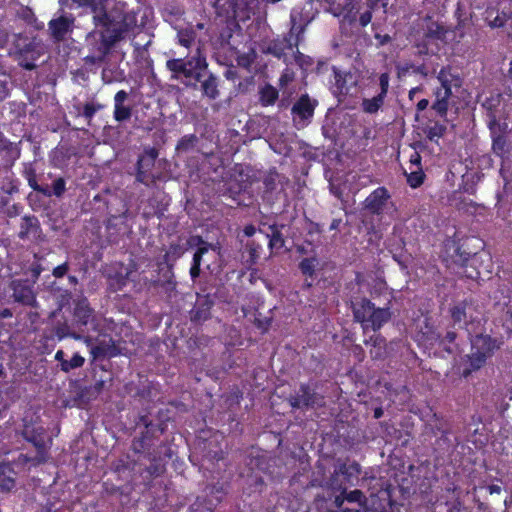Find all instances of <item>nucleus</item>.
<instances>
[{
	"mask_svg": "<svg viewBox=\"0 0 512 512\" xmlns=\"http://www.w3.org/2000/svg\"><path fill=\"white\" fill-rule=\"evenodd\" d=\"M315 103L308 96H302L292 107L293 121L297 127H304L312 118Z\"/></svg>",
	"mask_w": 512,
	"mask_h": 512,
	"instance_id": "14",
	"label": "nucleus"
},
{
	"mask_svg": "<svg viewBox=\"0 0 512 512\" xmlns=\"http://www.w3.org/2000/svg\"><path fill=\"white\" fill-rule=\"evenodd\" d=\"M371 19H372V13L370 11H367V12H364L361 14L359 21H360V24L364 27V26H367L371 22Z\"/></svg>",
	"mask_w": 512,
	"mask_h": 512,
	"instance_id": "53",
	"label": "nucleus"
},
{
	"mask_svg": "<svg viewBox=\"0 0 512 512\" xmlns=\"http://www.w3.org/2000/svg\"><path fill=\"white\" fill-rule=\"evenodd\" d=\"M364 344L370 347V357L373 360H383L387 355V342L386 339L379 333L371 335L368 339L364 340Z\"/></svg>",
	"mask_w": 512,
	"mask_h": 512,
	"instance_id": "23",
	"label": "nucleus"
},
{
	"mask_svg": "<svg viewBox=\"0 0 512 512\" xmlns=\"http://www.w3.org/2000/svg\"><path fill=\"white\" fill-rule=\"evenodd\" d=\"M361 466L356 461H342L335 466L327 485L334 491H344L357 486L360 480Z\"/></svg>",
	"mask_w": 512,
	"mask_h": 512,
	"instance_id": "6",
	"label": "nucleus"
},
{
	"mask_svg": "<svg viewBox=\"0 0 512 512\" xmlns=\"http://www.w3.org/2000/svg\"><path fill=\"white\" fill-rule=\"evenodd\" d=\"M68 270H69V264H68V262H64V263L56 266L53 269L52 275L55 278H62L67 274Z\"/></svg>",
	"mask_w": 512,
	"mask_h": 512,
	"instance_id": "48",
	"label": "nucleus"
},
{
	"mask_svg": "<svg viewBox=\"0 0 512 512\" xmlns=\"http://www.w3.org/2000/svg\"><path fill=\"white\" fill-rule=\"evenodd\" d=\"M294 409H319L325 406V397L316 391V383H302L288 399Z\"/></svg>",
	"mask_w": 512,
	"mask_h": 512,
	"instance_id": "7",
	"label": "nucleus"
},
{
	"mask_svg": "<svg viewBox=\"0 0 512 512\" xmlns=\"http://www.w3.org/2000/svg\"><path fill=\"white\" fill-rule=\"evenodd\" d=\"M195 140H196L195 136H192V135L183 137L177 145V150L178 151L188 150L190 147H192L194 145Z\"/></svg>",
	"mask_w": 512,
	"mask_h": 512,
	"instance_id": "43",
	"label": "nucleus"
},
{
	"mask_svg": "<svg viewBox=\"0 0 512 512\" xmlns=\"http://www.w3.org/2000/svg\"><path fill=\"white\" fill-rule=\"evenodd\" d=\"M43 52V46L36 42H30L24 49H20L19 64L27 69L32 70L35 68V61Z\"/></svg>",
	"mask_w": 512,
	"mask_h": 512,
	"instance_id": "18",
	"label": "nucleus"
},
{
	"mask_svg": "<svg viewBox=\"0 0 512 512\" xmlns=\"http://www.w3.org/2000/svg\"><path fill=\"white\" fill-rule=\"evenodd\" d=\"M66 337H72L73 339H81V336L76 333H70V328L66 323H58L51 330H45L41 343L45 349L53 348L55 346V340H63Z\"/></svg>",
	"mask_w": 512,
	"mask_h": 512,
	"instance_id": "15",
	"label": "nucleus"
},
{
	"mask_svg": "<svg viewBox=\"0 0 512 512\" xmlns=\"http://www.w3.org/2000/svg\"><path fill=\"white\" fill-rule=\"evenodd\" d=\"M278 98V91L271 85H266L260 90V100L263 105H272Z\"/></svg>",
	"mask_w": 512,
	"mask_h": 512,
	"instance_id": "33",
	"label": "nucleus"
},
{
	"mask_svg": "<svg viewBox=\"0 0 512 512\" xmlns=\"http://www.w3.org/2000/svg\"><path fill=\"white\" fill-rule=\"evenodd\" d=\"M109 280L110 286L113 288L114 291L121 290L127 284L128 273H116L115 275H110Z\"/></svg>",
	"mask_w": 512,
	"mask_h": 512,
	"instance_id": "37",
	"label": "nucleus"
},
{
	"mask_svg": "<svg viewBox=\"0 0 512 512\" xmlns=\"http://www.w3.org/2000/svg\"><path fill=\"white\" fill-rule=\"evenodd\" d=\"M111 198L104 199L107 205V213L113 217L125 216L128 212L126 203L118 197V194H108ZM103 194H95L93 201L99 202L103 200Z\"/></svg>",
	"mask_w": 512,
	"mask_h": 512,
	"instance_id": "21",
	"label": "nucleus"
},
{
	"mask_svg": "<svg viewBox=\"0 0 512 512\" xmlns=\"http://www.w3.org/2000/svg\"><path fill=\"white\" fill-rule=\"evenodd\" d=\"M284 239L282 234L279 231H273L272 235L269 237V247L271 249H280L284 246Z\"/></svg>",
	"mask_w": 512,
	"mask_h": 512,
	"instance_id": "40",
	"label": "nucleus"
},
{
	"mask_svg": "<svg viewBox=\"0 0 512 512\" xmlns=\"http://www.w3.org/2000/svg\"><path fill=\"white\" fill-rule=\"evenodd\" d=\"M433 418L436 420V424L432 427V432L434 436H437L438 433H440V436L436 438L434 443V450L438 454H445L449 453L452 448L453 444L450 439V430L448 428L447 422L443 419V417L439 416L438 414L434 413Z\"/></svg>",
	"mask_w": 512,
	"mask_h": 512,
	"instance_id": "13",
	"label": "nucleus"
},
{
	"mask_svg": "<svg viewBox=\"0 0 512 512\" xmlns=\"http://www.w3.org/2000/svg\"><path fill=\"white\" fill-rule=\"evenodd\" d=\"M158 152L156 149L146 150L138 160V175L137 179L140 182L148 184L149 181L159 177V171L157 169Z\"/></svg>",
	"mask_w": 512,
	"mask_h": 512,
	"instance_id": "11",
	"label": "nucleus"
},
{
	"mask_svg": "<svg viewBox=\"0 0 512 512\" xmlns=\"http://www.w3.org/2000/svg\"><path fill=\"white\" fill-rule=\"evenodd\" d=\"M443 246L447 256H449L455 264L466 269L465 274L467 278L478 279L481 277L482 271L490 272V260L487 259V265L484 266V254L478 252L471 253L463 250L456 232L453 236L445 239Z\"/></svg>",
	"mask_w": 512,
	"mask_h": 512,
	"instance_id": "2",
	"label": "nucleus"
},
{
	"mask_svg": "<svg viewBox=\"0 0 512 512\" xmlns=\"http://www.w3.org/2000/svg\"><path fill=\"white\" fill-rule=\"evenodd\" d=\"M187 245L191 248L197 247L189 271L191 279L195 280L200 276L203 256L213 249V244L205 241L200 235H193L188 238Z\"/></svg>",
	"mask_w": 512,
	"mask_h": 512,
	"instance_id": "12",
	"label": "nucleus"
},
{
	"mask_svg": "<svg viewBox=\"0 0 512 512\" xmlns=\"http://www.w3.org/2000/svg\"><path fill=\"white\" fill-rule=\"evenodd\" d=\"M185 253V249L178 243H171L163 256V262L171 269L174 263Z\"/></svg>",
	"mask_w": 512,
	"mask_h": 512,
	"instance_id": "27",
	"label": "nucleus"
},
{
	"mask_svg": "<svg viewBox=\"0 0 512 512\" xmlns=\"http://www.w3.org/2000/svg\"><path fill=\"white\" fill-rule=\"evenodd\" d=\"M203 94L211 99H215L218 95L217 81L214 76H209L202 82L201 85Z\"/></svg>",
	"mask_w": 512,
	"mask_h": 512,
	"instance_id": "34",
	"label": "nucleus"
},
{
	"mask_svg": "<svg viewBox=\"0 0 512 512\" xmlns=\"http://www.w3.org/2000/svg\"><path fill=\"white\" fill-rule=\"evenodd\" d=\"M73 1L79 5L91 7L96 27L105 28L103 31L94 30L87 35L86 42L90 53L86 56V60L90 63L103 61L111 47L136 25V18L130 12L121 10L119 13L108 16L104 10V0Z\"/></svg>",
	"mask_w": 512,
	"mask_h": 512,
	"instance_id": "1",
	"label": "nucleus"
},
{
	"mask_svg": "<svg viewBox=\"0 0 512 512\" xmlns=\"http://www.w3.org/2000/svg\"><path fill=\"white\" fill-rule=\"evenodd\" d=\"M247 248L251 263H256V261L259 258L261 246L259 244H256L255 242H250L247 244Z\"/></svg>",
	"mask_w": 512,
	"mask_h": 512,
	"instance_id": "42",
	"label": "nucleus"
},
{
	"mask_svg": "<svg viewBox=\"0 0 512 512\" xmlns=\"http://www.w3.org/2000/svg\"><path fill=\"white\" fill-rule=\"evenodd\" d=\"M345 501V497L340 495L335 497V500H327L325 498H316L313 503L312 512H338L335 508H340Z\"/></svg>",
	"mask_w": 512,
	"mask_h": 512,
	"instance_id": "25",
	"label": "nucleus"
},
{
	"mask_svg": "<svg viewBox=\"0 0 512 512\" xmlns=\"http://www.w3.org/2000/svg\"><path fill=\"white\" fill-rule=\"evenodd\" d=\"M128 98V93L124 90L118 91L114 96V105H121L124 104V102Z\"/></svg>",
	"mask_w": 512,
	"mask_h": 512,
	"instance_id": "50",
	"label": "nucleus"
},
{
	"mask_svg": "<svg viewBox=\"0 0 512 512\" xmlns=\"http://www.w3.org/2000/svg\"><path fill=\"white\" fill-rule=\"evenodd\" d=\"M92 358L97 359L105 355V349L102 346H93L90 351Z\"/></svg>",
	"mask_w": 512,
	"mask_h": 512,
	"instance_id": "51",
	"label": "nucleus"
},
{
	"mask_svg": "<svg viewBox=\"0 0 512 512\" xmlns=\"http://www.w3.org/2000/svg\"><path fill=\"white\" fill-rule=\"evenodd\" d=\"M54 192H63L65 189V181L62 178H58L53 183Z\"/></svg>",
	"mask_w": 512,
	"mask_h": 512,
	"instance_id": "54",
	"label": "nucleus"
},
{
	"mask_svg": "<svg viewBox=\"0 0 512 512\" xmlns=\"http://www.w3.org/2000/svg\"><path fill=\"white\" fill-rule=\"evenodd\" d=\"M94 310L86 299L77 302L74 308V317L78 324L86 326L92 318Z\"/></svg>",
	"mask_w": 512,
	"mask_h": 512,
	"instance_id": "26",
	"label": "nucleus"
},
{
	"mask_svg": "<svg viewBox=\"0 0 512 512\" xmlns=\"http://www.w3.org/2000/svg\"><path fill=\"white\" fill-rule=\"evenodd\" d=\"M437 79L441 88L435 93L436 101L433 104V109L440 115H444L448 109V99L452 95V88L460 87L461 79L448 68L441 69Z\"/></svg>",
	"mask_w": 512,
	"mask_h": 512,
	"instance_id": "8",
	"label": "nucleus"
},
{
	"mask_svg": "<svg viewBox=\"0 0 512 512\" xmlns=\"http://www.w3.org/2000/svg\"><path fill=\"white\" fill-rule=\"evenodd\" d=\"M139 423L144 425L146 428V431L150 432V428L153 426L152 421L149 419L147 415H142L139 418Z\"/></svg>",
	"mask_w": 512,
	"mask_h": 512,
	"instance_id": "56",
	"label": "nucleus"
},
{
	"mask_svg": "<svg viewBox=\"0 0 512 512\" xmlns=\"http://www.w3.org/2000/svg\"><path fill=\"white\" fill-rule=\"evenodd\" d=\"M16 485V472L11 463H0V490L9 492Z\"/></svg>",
	"mask_w": 512,
	"mask_h": 512,
	"instance_id": "24",
	"label": "nucleus"
},
{
	"mask_svg": "<svg viewBox=\"0 0 512 512\" xmlns=\"http://www.w3.org/2000/svg\"><path fill=\"white\" fill-rule=\"evenodd\" d=\"M13 316L12 310L9 308H3L0 310V319H7Z\"/></svg>",
	"mask_w": 512,
	"mask_h": 512,
	"instance_id": "61",
	"label": "nucleus"
},
{
	"mask_svg": "<svg viewBox=\"0 0 512 512\" xmlns=\"http://www.w3.org/2000/svg\"><path fill=\"white\" fill-rule=\"evenodd\" d=\"M428 104H429V102H428V100H427V99H422V100H420V101L417 103V109H418L419 111H423V110H425V109L427 108Z\"/></svg>",
	"mask_w": 512,
	"mask_h": 512,
	"instance_id": "64",
	"label": "nucleus"
},
{
	"mask_svg": "<svg viewBox=\"0 0 512 512\" xmlns=\"http://www.w3.org/2000/svg\"><path fill=\"white\" fill-rule=\"evenodd\" d=\"M457 338V333L455 331H447L446 335L444 336L443 341L452 344Z\"/></svg>",
	"mask_w": 512,
	"mask_h": 512,
	"instance_id": "57",
	"label": "nucleus"
},
{
	"mask_svg": "<svg viewBox=\"0 0 512 512\" xmlns=\"http://www.w3.org/2000/svg\"><path fill=\"white\" fill-rule=\"evenodd\" d=\"M131 114L132 110L129 106H125L124 104L114 105L113 116L116 121H126L131 117Z\"/></svg>",
	"mask_w": 512,
	"mask_h": 512,
	"instance_id": "36",
	"label": "nucleus"
},
{
	"mask_svg": "<svg viewBox=\"0 0 512 512\" xmlns=\"http://www.w3.org/2000/svg\"><path fill=\"white\" fill-rule=\"evenodd\" d=\"M166 66L172 73V78L181 80L185 85L196 86L201 80L206 68V58L197 51V55L189 59H170Z\"/></svg>",
	"mask_w": 512,
	"mask_h": 512,
	"instance_id": "3",
	"label": "nucleus"
},
{
	"mask_svg": "<svg viewBox=\"0 0 512 512\" xmlns=\"http://www.w3.org/2000/svg\"><path fill=\"white\" fill-rule=\"evenodd\" d=\"M178 42L180 45L189 48L195 39V33L192 30H180L177 34Z\"/></svg>",
	"mask_w": 512,
	"mask_h": 512,
	"instance_id": "38",
	"label": "nucleus"
},
{
	"mask_svg": "<svg viewBox=\"0 0 512 512\" xmlns=\"http://www.w3.org/2000/svg\"><path fill=\"white\" fill-rule=\"evenodd\" d=\"M487 490L490 494H500L502 491L501 486L492 484L487 486Z\"/></svg>",
	"mask_w": 512,
	"mask_h": 512,
	"instance_id": "60",
	"label": "nucleus"
},
{
	"mask_svg": "<svg viewBox=\"0 0 512 512\" xmlns=\"http://www.w3.org/2000/svg\"><path fill=\"white\" fill-rule=\"evenodd\" d=\"M505 17H506L505 15H503V16H500V15L496 16L495 19L493 21H491L490 25L492 27H502V26H504L505 23H506Z\"/></svg>",
	"mask_w": 512,
	"mask_h": 512,
	"instance_id": "55",
	"label": "nucleus"
},
{
	"mask_svg": "<svg viewBox=\"0 0 512 512\" xmlns=\"http://www.w3.org/2000/svg\"><path fill=\"white\" fill-rule=\"evenodd\" d=\"M407 181L410 184L411 188L415 189L423 182V175L422 173L419 172L411 173L408 176Z\"/></svg>",
	"mask_w": 512,
	"mask_h": 512,
	"instance_id": "46",
	"label": "nucleus"
},
{
	"mask_svg": "<svg viewBox=\"0 0 512 512\" xmlns=\"http://www.w3.org/2000/svg\"><path fill=\"white\" fill-rule=\"evenodd\" d=\"M74 18L68 15H61L49 22V31L52 37L60 41L73 29Z\"/></svg>",
	"mask_w": 512,
	"mask_h": 512,
	"instance_id": "17",
	"label": "nucleus"
},
{
	"mask_svg": "<svg viewBox=\"0 0 512 512\" xmlns=\"http://www.w3.org/2000/svg\"><path fill=\"white\" fill-rule=\"evenodd\" d=\"M22 437L31 443L36 449L34 461L38 464L45 463L49 458V445L46 441V430L41 425L25 424Z\"/></svg>",
	"mask_w": 512,
	"mask_h": 512,
	"instance_id": "9",
	"label": "nucleus"
},
{
	"mask_svg": "<svg viewBox=\"0 0 512 512\" xmlns=\"http://www.w3.org/2000/svg\"><path fill=\"white\" fill-rule=\"evenodd\" d=\"M353 315L356 322L362 325L363 330L371 328L374 332L379 331L392 318V311L389 306L379 308L368 298H361L353 304Z\"/></svg>",
	"mask_w": 512,
	"mask_h": 512,
	"instance_id": "4",
	"label": "nucleus"
},
{
	"mask_svg": "<svg viewBox=\"0 0 512 512\" xmlns=\"http://www.w3.org/2000/svg\"><path fill=\"white\" fill-rule=\"evenodd\" d=\"M386 97L378 94L372 98H365L362 101L361 107L362 110L367 114H375L384 104V100Z\"/></svg>",
	"mask_w": 512,
	"mask_h": 512,
	"instance_id": "28",
	"label": "nucleus"
},
{
	"mask_svg": "<svg viewBox=\"0 0 512 512\" xmlns=\"http://www.w3.org/2000/svg\"><path fill=\"white\" fill-rule=\"evenodd\" d=\"M318 260L315 257L303 258L299 263V269L305 277L313 278Z\"/></svg>",
	"mask_w": 512,
	"mask_h": 512,
	"instance_id": "30",
	"label": "nucleus"
},
{
	"mask_svg": "<svg viewBox=\"0 0 512 512\" xmlns=\"http://www.w3.org/2000/svg\"><path fill=\"white\" fill-rule=\"evenodd\" d=\"M471 354L468 355L469 367L463 370V376H469L473 371L482 368L487 360L500 349L503 342L488 334H477L470 339Z\"/></svg>",
	"mask_w": 512,
	"mask_h": 512,
	"instance_id": "5",
	"label": "nucleus"
},
{
	"mask_svg": "<svg viewBox=\"0 0 512 512\" xmlns=\"http://www.w3.org/2000/svg\"><path fill=\"white\" fill-rule=\"evenodd\" d=\"M243 232H244L245 236L252 237L256 233V228L254 225L249 224L244 227Z\"/></svg>",
	"mask_w": 512,
	"mask_h": 512,
	"instance_id": "58",
	"label": "nucleus"
},
{
	"mask_svg": "<svg viewBox=\"0 0 512 512\" xmlns=\"http://www.w3.org/2000/svg\"><path fill=\"white\" fill-rule=\"evenodd\" d=\"M291 80H292V75L288 72H285L280 78V84L283 86V85L287 84L288 82H290Z\"/></svg>",
	"mask_w": 512,
	"mask_h": 512,
	"instance_id": "62",
	"label": "nucleus"
},
{
	"mask_svg": "<svg viewBox=\"0 0 512 512\" xmlns=\"http://www.w3.org/2000/svg\"><path fill=\"white\" fill-rule=\"evenodd\" d=\"M85 364V358L78 352L74 353L70 360L63 361L61 371L69 373L73 369L81 368Z\"/></svg>",
	"mask_w": 512,
	"mask_h": 512,
	"instance_id": "31",
	"label": "nucleus"
},
{
	"mask_svg": "<svg viewBox=\"0 0 512 512\" xmlns=\"http://www.w3.org/2000/svg\"><path fill=\"white\" fill-rule=\"evenodd\" d=\"M103 108V105L101 104H95V103H87L85 104L84 106V109H83V115L87 118V119H91L94 114L101 110Z\"/></svg>",
	"mask_w": 512,
	"mask_h": 512,
	"instance_id": "41",
	"label": "nucleus"
},
{
	"mask_svg": "<svg viewBox=\"0 0 512 512\" xmlns=\"http://www.w3.org/2000/svg\"><path fill=\"white\" fill-rule=\"evenodd\" d=\"M8 287L14 302L33 308L38 306L35 284L30 279H13Z\"/></svg>",
	"mask_w": 512,
	"mask_h": 512,
	"instance_id": "10",
	"label": "nucleus"
},
{
	"mask_svg": "<svg viewBox=\"0 0 512 512\" xmlns=\"http://www.w3.org/2000/svg\"><path fill=\"white\" fill-rule=\"evenodd\" d=\"M254 323L258 329L265 333L269 330L272 323V319L267 317L263 319L256 317Z\"/></svg>",
	"mask_w": 512,
	"mask_h": 512,
	"instance_id": "45",
	"label": "nucleus"
},
{
	"mask_svg": "<svg viewBox=\"0 0 512 512\" xmlns=\"http://www.w3.org/2000/svg\"><path fill=\"white\" fill-rule=\"evenodd\" d=\"M213 305L214 302L208 295L198 297L193 309L191 310V321L201 323L209 319Z\"/></svg>",
	"mask_w": 512,
	"mask_h": 512,
	"instance_id": "20",
	"label": "nucleus"
},
{
	"mask_svg": "<svg viewBox=\"0 0 512 512\" xmlns=\"http://www.w3.org/2000/svg\"><path fill=\"white\" fill-rule=\"evenodd\" d=\"M466 307H467L466 301H461V302L453 305L452 307H450L449 313H450V316L455 325L461 324V323H464L465 325H467V323H466V318H467Z\"/></svg>",
	"mask_w": 512,
	"mask_h": 512,
	"instance_id": "29",
	"label": "nucleus"
},
{
	"mask_svg": "<svg viewBox=\"0 0 512 512\" xmlns=\"http://www.w3.org/2000/svg\"><path fill=\"white\" fill-rule=\"evenodd\" d=\"M341 492H342V496H344L345 500L349 503H357L359 506H364L367 502L366 496L359 489H355L350 492H348L347 490H344Z\"/></svg>",
	"mask_w": 512,
	"mask_h": 512,
	"instance_id": "35",
	"label": "nucleus"
},
{
	"mask_svg": "<svg viewBox=\"0 0 512 512\" xmlns=\"http://www.w3.org/2000/svg\"><path fill=\"white\" fill-rule=\"evenodd\" d=\"M391 194H369L365 199V208L372 214H383L395 211L394 204L390 201Z\"/></svg>",
	"mask_w": 512,
	"mask_h": 512,
	"instance_id": "16",
	"label": "nucleus"
},
{
	"mask_svg": "<svg viewBox=\"0 0 512 512\" xmlns=\"http://www.w3.org/2000/svg\"><path fill=\"white\" fill-rule=\"evenodd\" d=\"M390 77L388 73H383L379 77L380 92L382 96L386 97L389 88Z\"/></svg>",
	"mask_w": 512,
	"mask_h": 512,
	"instance_id": "44",
	"label": "nucleus"
},
{
	"mask_svg": "<svg viewBox=\"0 0 512 512\" xmlns=\"http://www.w3.org/2000/svg\"><path fill=\"white\" fill-rule=\"evenodd\" d=\"M151 438L149 431H145L138 438H134L132 441V449L136 453H142L151 446Z\"/></svg>",
	"mask_w": 512,
	"mask_h": 512,
	"instance_id": "32",
	"label": "nucleus"
},
{
	"mask_svg": "<svg viewBox=\"0 0 512 512\" xmlns=\"http://www.w3.org/2000/svg\"><path fill=\"white\" fill-rule=\"evenodd\" d=\"M353 357L358 361L362 362L365 359V351L363 347L359 344H355L351 349Z\"/></svg>",
	"mask_w": 512,
	"mask_h": 512,
	"instance_id": "49",
	"label": "nucleus"
},
{
	"mask_svg": "<svg viewBox=\"0 0 512 512\" xmlns=\"http://www.w3.org/2000/svg\"><path fill=\"white\" fill-rule=\"evenodd\" d=\"M29 270H30L31 276H32L31 281H33L35 284L43 271V267L40 263L34 262L31 264Z\"/></svg>",
	"mask_w": 512,
	"mask_h": 512,
	"instance_id": "47",
	"label": "nucleus"
},
{
	"mask_svg": "<svg viewBox=\"0 0 512 512\" xmlns=\"http://www.w3.org/2000/svg\"><path fill=\"white\" fill-rule=\"evenodd\" d=\"M9 34L6 30H0V47H3L8 42Z\"/></svg>",
	"mask_w": 512,
	"mask_h": 512,
	"instance_id": "59",
	"label": "nucleus"
},
{
	"mask_svg": "<svg viewBox=\"0 0 512 512\" xmlns=\"http://www.w3.org/2000/svg\"><path fill=\"white\" fill-rule=\"evenodd\" d=\"M8 83L6 80L0 79V101L8 96Z\"/></svg>",
	"mask_w": 512,
	"mask_h": 512,
	"instance_id": "52",
	"label": "nucleus"
},
{
	"mask_svg": "<svg viewBox=\"0 0 512 512\" xmlns=\"http://www.w3.org/2000/svg\"><path fill=\"white\" fill-rule=\"evenodd\" d=\"M147 473L152 477H158L162 475L165 471L164 464L160 463L159 461L154 460L150 463V465L146 468Z\"/></svg>",
	"mask_w": 512,
	"mask_h": 512,
	"instance_id": "39",
	"label": "nucleus"
},
{
	"mask_svg": "<svg viewBox=\"0 0 512 512\" xmlns=\"http://www.w3.org/2000/svg\"><path fill=\"white\" fill-rule=\"evenodd\" d=\"M65 356V353L63 350H58L55 354V360L59 362V364L61 365L63 361H66V359L64 358Z\"/></svg>",
	"mask_w": 512,
	"mask_h": 512,
	"instance_id": "63",
	"label": "nucleus"
},
{
	"mask_svg": "<svg viewBox=\"0 0 512 512\" xmlns=\"http://www.w3.org/2000/svg\"><path fill=\"white\" fill-rule=\"evenodd\" d=\"M41 235V226L35 216H24L20 223L18 237L21 240H37Z\"/></svg>",
	"mask_w": 512,
	"mask_h": 512,
	"instance_id": "19",
	"label": "nucleus"
},
{
	"mask_svg": "<svg viewBox=\"0 0 512 512\" xmlns=\"http://www.w3.org/2000/svg\"><path fill=\"white\" fill-rule=\"evenodd\" d=\"M329 10L336 17L355 19V12L357 0H328Z\"/></svg>",
	"mask_w": 512,
	"mask_h": 512,
	"instance_id": "22",
	"label": "nucleus"
}]
</instances>
